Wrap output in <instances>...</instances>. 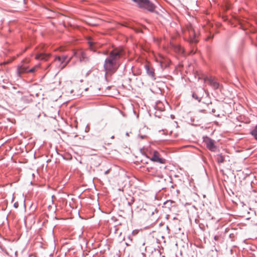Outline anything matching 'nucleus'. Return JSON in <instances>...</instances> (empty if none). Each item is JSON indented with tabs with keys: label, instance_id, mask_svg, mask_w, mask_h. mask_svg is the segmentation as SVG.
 <instances>
[{
	"label": "nucleus",
	"instance_id": "f257e3e1",
	"mask_svg": "<svg viewBox=\"0 0 257 257\" xmlns=\"http://www.w3.org/2000/svg\"><path fill=\"white\" fill-rule=\"evenodd\" d=\"M123 54L121 48H115L111 51L108 56L105 60L104 69L107 73H114L120 65L119 59Z\"/></svg>",
	"mask_w": 257,
	"mask_h": 257
},
{
	"label": "nucleus",
	"instance_id": "f03ea898",
	"mask_svg": "<svg viewBox=\"0 0 257 257\" xmlns=\"http://www.w3.org/2000/svg\"><path fill=\"white\" fill-rule=\"evenodd\" d=\"M72 57H68L66 55H62V56H56L54 62L58 69L62 70L71 61Z\"/></svg>",
	"mask_w": 257,
	"mask_h": 257
},
{
	"label": "nucleus",
	"instance_id": "7ed1b4c3",
	"mask_svg": "<svg viewBox=\"0 0 257 257\" xmlns=\"http://www.w3.org/2000/svg\"><path fill=\"white\" fill-rule=\"evenodd\" d=\"M133 2L137 4L140 8L145 9L153 12L155 11V5L150 0H131Z\"/></svg>",
	"mask_w": 257,
	"mask_h": 257
},
{
	"label": "nucleus",
	"instance_id": "20e7f679",
	"mask_svg": "<svg viewBox=\"0 0 257 257\" xmlns=\"http://www.w3.org/2000/svg\"><path fill=\"white\" fill-rule=\"evenodd\" d=\"M74 55L79 58L80 61L81 62L86 63L88 62L90 60L86 51L82 50H80L74 53Z\"/></svg>",
	"mask_w": 257,
	"mask_h": 257
},
{
	"label": "nucleus",
	"instance_id": "39448f33",
	"mask_svg": "<svg viewBox=\"0 0 257 257\" xmlns=\"http://www.w3.org/2000/svg\"><path fill=\"white\" fill-rule=\"evenodd\" d=\"M204 142L206 145V147L212 152H215L217 147L214 144V141L212 139L206 137L205 139H204Z\"/></svg>",
	"mask_w": 257,
	"mask_h": 257
},
{
	"label": "nucleus",
	"instance_id": "423d86ee",
	"mask_svg": "<svg viewBox=\"0 0 257 257\" xmlns=\"http://www.w3.org/2000/svg\"><path fill=\"white\" fill-rule=\"evenodd\" d=\"M151 154H152V156L150 158L152 161L160 164L164 163L165 159L160 157V155L158 151L154 150Z\"/></svg>",
	"mask_w": 257,
	"mask_h": 257
},
{
	"label": "nucleus",
	"instance_id": "0eeeda50",
	"mask_svg": "<svg viewBox=\"0 0 257 257\" xmlns=\"http://www.w3.org/2000/svg\"><path fill=\"white\" fill-rule=\"evenodd\" d=\"M204 81H207L209 84L215 89L219 88V84L215 81L214 78L211 77H206L204 79Z\"/></svg>",
	"mask_w": 257,
	"mask_h": 257
},
{
	"label": "nucleus",
	"instance_id": "6e6552de",
	"mask_svg": "<svg viewBox=\"0 0 257 257\" xmlns=\"http://www.w3.org/2000/svg\"><path fill=\"white\" fill-rule=\"evenodd\" d=\"M145 68L147 74L154 80L156 79L154 69L149 65H145Z\"/></svg>",
	"mask_w": 257,
	"mask_h": 257
},
{
	"label": "nucleus",
	"instance_id": "1a4fd4ad",
	"mask_svg": "<svg viewBox=\"0 0 257 257\" xmlns=\"http://www.w3.org/2000/svg\"><path fill=\"white\" fill-rule=\"evenodd\" d=\"M29 69L27 66L24 65H21L18 66L17 70V74L18 77H21V75L22 73H28Z\"/></svg>",
	"mask_w": 257,
	"mask_h": 257
},
{
	"label": "nucleus",
	"instance_id": "9d476101",
	"mask_svg": "<svg viewBox=\"0 0 257 257\" xmlns=\"http://www.w3.org/2000/svg\"><path fill=\"white\" fill-rule=\"evenodd\" d=\"M49 56H50V55L49 54L40 53V54H37L36 55L35 58L37 60L46 61L48 60Z\"/></svg>",
	"mask_w": 257,
	"mask_h": 257
},
{
	"label": "nucleus",
	"instance_id": "9b49d317",
	"mask_svg": "<svg viewBox=\"0 0 257 257\" xmlns=\"http://www.w3.org/2000/svg\"><path fill=\"white\" fill-rule=\"evenodd\" d=\"M216 160L218 163H222L224 162L225 158L222 154H218L216 156Z\"/></svg>",
	"mask_w": 257,
	"mask_h": 257
},
{
	"label": "nucleus",
	"instance_id": "f8f14e48",
	"mask_svg": "<svg viewBox=\"0 0 257 257\" xmlns=\"http://www.w3.org/2000/svg\"><path fill=\"white\" fill-rule=\"evenodd\" d=\"M189 35H190V37H193V39H192V41L195 43H196L197 42V40L195 38L196 34L194 33V31L193 29H191V30L190 31Z\"/></svg>",
	"mask_w": 257,
	"mask_h": 257
},
{
	"label": "nucleus",
	"instance_id": "ddd939ff",
	"mask_svg": "<svg viewBox=\"0 0 257 257\" xmlns=\"http://www.w3.org/2000/svg\"><path fill=\"white\" fill-rule=\"evenodd\" d=\"M251 134L254 139L257 140V126H256L253 130L251 131Z\"/></svg>",
	"mask_w": 257,
	"mask_h": 257
},
{
	"label": "nucleus",
	"instance_id": "4468645a",
	"mask_svg": "<svg viewBox=\"0 0 257 257\" xmlns=\"http://www.w3.org/2000/svg\"><path fill=\"white\" fill-rule=\"evenodd\" d=\"M89 48L92 51H95V48L94 46V44L92 42H89Z\"/></svg>",
	"mask_w": 257,
	"mask_h": 257
},
{
	"label": "nucleus",
	"instance_id": "2eb2a0df",
	"mask_svg": "<svg viewBox=\"0 0 257 257\" xmlns=\"http://www.w3.org/2000/svg\"><path fill=\"white\" fill-rule=\"evenodd\" d=\"M192 97L197 100L198 101H200L201 98L197 96V94L195 93L192 94Z\"/></svg>",
	"mask_w": 257,
	"mask_h": 257
},
{
	"label": "nucleus",
	"instance_id": "dca6fc26",
	"mask_svg": "<svg viewBox=\"0 0 257 257\" xmlns=\"http://www.w3.org/2000/svg\"><path fill=\"white\" fill-rule=\"evenodd\" d=\"M35 71H36L35 68H34V67H33L32 68L29 69L28 73H33Z\"/></svg>",
	"mask_w": 257,
	"mask_h": 257
},
{
	"label": "nucleus",
	"instance_id": "f3484780",
	"mask_svg": "<svg viewBox=\"0 0 257 257\" xmlns=\"http://www.w3.org/2000/svg\"><path fill=\"white\" fill-rule=\"evenodd\" d=\"M138 233V230H134L132 231V234H133L134 235H136Z\"/></svg>",
	"mask_w": 257,
	"mask_h": 257
},
{
	"label": "nucleus",
	"instance_id": "a211bd4d",
	"mask_svg": "<svg viewBox=\"0 0 257 257\" xmlns=\"http://www.w3.org/2000/svg\"><path fill=\"white\" fill-rule=\"evenodd\" d=\"M141 251H142V253L143 254H145L144 252H146V247H145L143 250H141Z\"/></svg>",
	"mask_w": 257,
	"mask_h": 257
},
{
	"label": "nucleus",
	"instance_id": "6ab92c4d",
	"mask_svg": "<svg viewBox=\"0 0 257 257\" xmlns=\"http://www.w3.org/2000/svg\"><path fill=\"white\" fill-rule=\"evenodd\" d=\"M40 64L36 65L34 67V68H35V70H36L37 69L40 67Z\"/></svg>",
	"mask_w": 257,
	"mask_h": 257
},
{
	"label": "nucleus",
	"instance_id": "aec40b11",
	"mask_svg": "<svg viewBox=\"0 0 257 257\" xmlns=\"http://www.w3.org/2000/svg\"><path fill=\"white\" fill-rule=\"evenodd\" d=\"M214 240H217L218 239V236H217V235L214 236Z\"/></svg>",
	"mask_w": 257,
	"mask_h": 257
},
{
	"label": "nucleus",
	"instance_id": "412c9836",
	"mask_svg": "<svg viewBox=\"0 0 257 257\" xmlns=\"http://www.w3.org/2000/svg\"><path fill=\"white\" fill-rule=\"evenodd\" d=\"M14 207H15V208H17V207H18V203H15L14 204Z\"/></svg>",
	"mask_w": 257,
	"mask_h": 257
},
{
	"label": "nucleus",
	"instance_id": "4be33fe9",
	"mask_svg": "<svg viewBox=\"0 0 257 257\" xmlns=\"http://www.w3.org/2000/svg\"><path fill=\"white\" fill-rule=\"evenodd\" d=\"M109 170H106V171H105V172H104V174H105V175L109 173Z\"/></svg>",
	"mask_w": 257,
	"mask_h": 257
},
{
	"label": "nucleus",
	"instance_id": "5701e85b",
	"mask_svg": "<svg viewBox=\"0 0 257 257\" xmlns=\"http://www.w3.org/2000/svg\"><path fill=\"white\" fill-rule=\"evenodd\" d=\"M148 171L150 173V174H152V175H154V174H153V171H152V172H151V171L149 169V168H148Z\"/></svg>",
	"mask_w": 257,
	"mask_h": 257
},
{
	"label": "nucleus",
	"instance_id": "b1692460",
	"mask_svg": "<svg viewBox=\"0 0 257 257\" xmlns=\"http://www.w3.org/2000/svg\"><path fill=\"white\" fill-rule=\"evenodd\" d=\"M142 244L143 246H144L145 244V242H142Z\"/></svg>",
	"mask_w": 257,
	"mask_h": 257
},
{
	"label": "nucleus",
	"instance_id": "393cba45",
	"mask_svg": "<svg viewBox=\"0 0 257 257\" xmlns=\"http://www.w3.org/2000/svg\"><path fill=\"white\" fill-rule=\"evenodd\" d=\"M140 137H141V139H144V136H140Z\"/></svg>",
	"mask_w": 257,
	"mask_h": 257
},
{
	"label": "nucleus",
	"instance_id": "a878e982",
	"mask_svg": "<svg viewBox=\"0 0 257 257\" xmlns=\"http://www.w3.org/2000/svg\"><path fill=\"white\" fill-rule=\"evenodd\" d=\"M157 257H161L160 255H159Z\"/></svg>",
	"mask_w": 257,
	"mask_h": 257
}]
</instances>
